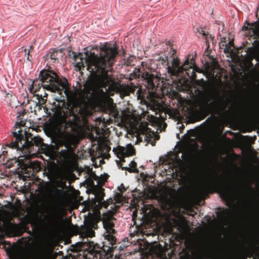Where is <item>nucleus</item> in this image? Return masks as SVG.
<instances>
[{
    "label": "nucleus",
    "instance_id": "nucleus-23",
    "mask_svg": "<svg viewBox=\"0 0 259 259\" xmlns=\"http://www.w3.org/2000/svg\"><path fill=\"white\" fill-rule=\"evenodd\" d=\"M72 152H71L70 149L66 148L65 149L61 150L60 151V154L63 158H66Z\"/></svg>",
    "mask_w": 259,
    "mask_h": 259
},
{
    "label": "nucleus",
    "instance_id": "nucleus-13",
    "mask_svg": "<svg viewBox=\"0 0 259 259\" xmlns=\"http://www.w3.org/2000/svg\"><path fill=\"white\" fill-rule=\"evenodd\" d=\"M64 140V146L66 148L71 150V152H74L76 148V140L74 137L70 135H66L63 137Z\"/></svg>",
    "mask_w": 259,
    "mask_h": 259
},
{
    "label": "nucleus",
    "instance_id": "nucleus-6",
    "mask_svg": "<svg viewBox=\"0 0 259 259\" xmlns=\"http://www.w3.org/2000/svg\"><path fill=\"white\" fill-rule=\"evenodd\" d=\"M214 192L220 193L224 197H229V193L226 188L224 178L215 173L212 180L207 185H201L196 190L197 194L200 197L206 198Z\"/></svg>",
    "mask_w": 259,
    "mask_h": 259
},
{
    "label": "nucleus",
    "instance_id": "nucleus-17",
    "mask_svg": "<svg viewBox=\"0 0 259 259\" xmlns=\"http://www.w3.org/2000/svg\"><path fill=\"white\" fill-rule=\"evenodd\" d=\"M81 236L85 237H93L95 236V231L94 229L87 228L86 227L82 226L81 228Z\"/></svg>",
    "mask_w": 259,
    "mask_h": 259
},
{
    "label": "nucleus",
    "instance_id": "nucleus-11",
    "mask_svg": "<svg viewBox=\"0 0 259 259\" xmlns=\"http://www.w3.org/2000/svg\"><path fill=\"white\" fill-rule=\"evenodd\" d=\"M242 110L245 113L259 116V109L256 107L252 101L245 102L242 106Z\"/></svg>",
    "mask_w": 259,
    "mask_h": 259
},
{
    "label": "nucleus",
    "instance_id": "nucleus-19",
    "mask_svg": "<svg viewBox=\"0 0 259 259\" xmlns=\"http://www.w3.org/2000/svg\"><path fill=\"white\" fill-rule=\"evenodd\" d=\"M129 166L130 167L125 166V167H122V169L127 170L130 172H136L138 171L137 168V163L135 161L132 160L130 162Z\"/></svg>",
    "mask_w": 259,
    "mask_h": 259
},
{
    "label": "nucleus",
    "instance_id": "nucleus-8",
    "mask_svg": "<svg viewBox=\"0 0 259 259\" xmlns=\"http://www.w3.org/2000/svg\"><path fill=\"white\" fill-rule=\"evenodd\" d=\"M66 127V121L62 118L49 119L44 125V131L49 137L64 132Z\"/></svg>",
    "mask_w": 259,
    "mask_h": 259
},
{
    "label": "nucleus",
    "instance_id": "nucleus-5",
    "mask_svg": "<svg viewBox=\"0 0 259 259\" xmlns=\"http://www.w3.org/2000/svg\"><path fill=\"white\" fill-rule=\"evenodd\" d=\"M58 178L59 180L56 182V186L61 189L55 188L52 191V208L49 218V224L54 228H59L62 224L63 216L61 211V205L64 202L66 195V192L62 189L66 186L67 177L64 175H60Z\"/></svg>",
    "mask_w": 259,
    "mask_h": 259
},
{
    "label": "nucleus",
    "instance_id": "nucleus-9",
    "mask_svg": "<svg viewBox=\"0 0 259 259\" xmlns=\"http://www.w3.org/2000/svg\"><path fill=\"white\" fill-rule=\"evenodd\" d=\"M114 220H115V219L110 217L105 218L103 221L104 228L107 233V234L105 235V238L110 242L112 246L115 244L116 241V238L113 235L115 233V230L114 229Z\"/></svg>",
    "mask_w": 259,
    "mask_h": 259
},
{
    "label": "nucleus",
    "instance_id": "nucleus-10",
    "mask_svg": "<svg viewBox=\"0 0 259 259\" xmlns=\"http://www.w3.org/2000/svg\"><path fill=\"white\" fill-rule=\"evenodd\" d=\"M142 77L147 83L146 88L151 91H156L159 83L160 78L156 75L145 71L143 73Z\"/></svg>",
    "mask_w": 259,
    "mask_h": 259
},
{
    "label": "nucleus",
    "instance_id": "nucleus-24",
    "mask_svg": "<svg viewBox=\"0 0 259 259\" xmlns=\"http://www.w3.org/2000/svg\"><path fill=\"white\" fill-rule=\"evenodd\" d=\"M233 45H234V43L233 41H229L228 44L223 45V46H225L224 52L227 53H229L230 52H231V50L230 48L231 47H233Z\"/></svg>",
    "mask_w": 259,
    "mask_h": 259
},
{
    "label": "nucleus",
    "instance_id": "nucleus-26",
    "mask_svg": "<svg viewBox=\"0 0 259 259\" xmlns=\"http://www.w3.org/2000/svg\"><path fill=\"white\" fill-rule=\"evenodd\" d=\"M24 52V55L26 57L27 60L28 61H30V50H27L26 49H24L23 50Z\"/></svg>",
    "mask_w": 259,
    "mask_h": 259
},
{
    "label": "nucleus",
    "instance_id": "nucleus-4",
    "mask_svg": "<svg viewBox=\"0 0 259 259\" xmlns=\"http://www.w3.org/2000/svg\"><path fill=\"white\" fill-rule=\"evenodd\" d=\"M69 87V84L66 78H59L54 71L42 70L39 73L38 78L33 80L29 90L30 93L34 94L42 87L48 91L57 92L61 94L64 90V93L68 96L70 92Z\"/></svg>",
    "mask_w": 259,
    "mask_h": 259
},
{
    "label": "nucleus",
    "instance_id": "nucleus-29",
    "mask_svg": "<svg viewBox=\"0 0 259 259\" xmlns=\"http://www.w3.org/2000/svg\"><path fill=\"white\" fill-rule=\"evenodd\" d=\"M63 144H64V140H63V137H62L58 141V145L60 147H63V146H64Z\"/></svg>",
    "mask_w": 259,
    "mask_h": 259
},
{
    "label": "nucleus",
    "instance_id": "nucleus-37",
    "mask_svg": "<svg viewBox=\"0 0 259 259\" xmlns=\"http://www.w3.org/2000/svg\"><path fill=\"white\" fill-rule=\"evenodd\" d=\"M182 127L183 128H184V125H182Z\"/></svg>",
    "mask_w": 259,
    "mask_h": 259
},
{
    "label": "nucleus",
    "instance_id": "nucleus-14",
    "mask_svg": "<svg viewBox=\"0 0 259 259\" xmlns=\"http://www.w3.org/2000/svg\"><path fill=\"white\" fill-rule=\"evenodd\" d=\"M95 256L97 259H115L111 252L106 251L105 249L101 247L99 250H95Z\"/></svg>",
    "mask_w": 259,
    "mask_h": 259
},
{
    "label": "nucleus",
    "instance_id": "nucleus-16",
    "mask_svg": "<svg viewBox=\"0 0 259 259\" xmlns=\"http://www.w3.org/2000/svg\"><path fill=\"white\" fill-rule=\"evenodd\" d=\"M98 221L94 217H90L85 220L83 226L91 229H96L97 228Z\"/></svg>",
    "mask_w": 259,
    "mask_h": 259
},
{
    "label": "nucleus",
    "instance_id": "nucleus-21",
    "mask_svg": "<svg viewBox=\"0 0 259 259\" xmlns=\"http://www.w3.org/2000/svg\"><path fill=\"white\" fill-rule=\"evenodd\" d=\"M59 52L60 53H62V50H60ZM59 51L55 49H51L49 51V54H50V58L51 60H54L55 62L56 60L58 59V55Z\"/></svg>",
    "mask_w": 259,
    "mask_h": 259
},
{
    "label": "nucleus",
    "instance_id": "nucleus-36",
    "mask_svg": "<svg viewBox=\"0 0 259 259\" xmlns=\"http://www.w3.org/2000/svg\"><path fill=\"white\" fill-rule=\"evenodd\" d=\"M44 109L45 110H47V108H46V107H44Z\"/></svg>",
    "mask_w": 259,
    "mask_h": 259
},
{
    "label": "nucleus",
    "instance_id": "nucleus-12",
    "mask_svg": "<svg viewBox=\"0 0 259 259\" xmlns=\"http://www.w3.org/2000/svg\"><path fill=\"white\" fill-rule=\"evenodd\" d=\"M113 151L114 154L120 159V162L122 163L125 161L124 157L132 155L131 152L129 151L126 148L118 146L117 148H114Z\"/></svg>",
    "mask_w": 259,
    "mask_h": 259
},
{
    "label": "nucleus",
    "instance_id": "nucleus-33",
    "mask_svg": "<svg viewBox=\"0 0 259 259\" xmlns=\"http://www.w3.org/2000/svg\"><path fill=\"white\" fill-rule=\"evenodd\" d=\"M34 49V47H33V46H29V49L28 50H30V52H31L32 51V50H33Z\"/></svg>",
    "mask_w": 259,
    "mask_h": 259
},
{
    "label": "nucleus",
    "instance_id": "nucleus-31",
    "mask_svg": "<svg viewBox=\"0 0 259 259\" xmlns=\"http://www.w3.org/2000/svg\"><path fill=\"white\" fill-rule=\"evenodd\" d=\"M25 113V111L23 110L22 112H20L19 115H17V118H18V120H20L21 118V116H23L24 114Z\"/></svg>",
    "mask_w": 259,
    "mask_h": 259
},
{
    "label": "nucleus",
    "instance_id": "nucleus-32",
    "mask_svg": "<svg viewBox=\"0 0 259 259\" xmlns=\"http://www.w3.org/2000/svg\"><path fill=\"white\" fill-rule=\"evenodd\" d=\"M117 164L118 166L122 169V167H123L122 166L121 163L120 162V161H117Z\"/></svg>",
    "mask_w": 259,
    "mask_h": 259
},
{
    "label": "nucleus",
    "instance_id": "nucleus-35",
    "mask_svg": "<svg viewBox=\"0 0 259 259\" xmlns=\"http://www.w3.org/2000/svg\"><path fill=\"white\" fill-rule=\"evenodd\" d=\"M107 149H108V150H110L111 149V148H110V147H107Z\"/></svg>",
    "mask_w": 259,
    "mask_h": 259
},
{
    "label": "nucleus",
    "instance_id": "nucleus-22",
    "mask_svg": "<svg viewBox=\"0 0 259 259\" xmlns=\"http://www.w3.org/2000/svg\"><path fill=\"white\" fill-rule=\"evenodd\" d=\"M105 193L103 191H100L95 194V202L101 203L104 200Z\"/></svg>",
    "mask_w": 259,
    "mask_h": 259
},
{
    "label": "nucleus",
    "instance_id": "nucleus-25",
    "mask_svg": "<svg viewBox=\"0 0 259 259\" xmlns=\"http://www.w3.org/2000/svg\"><path fill=\"white\" fill-rule=\"evenodd\" d=\"M98 205L100 207H105L107 208L109 205V203L108 202L103 200L101 202V203H99Z\"/></svg>",
    "mask_w": 259,
    "mask_h": 259
},
{
    "label": "nucleus",
    "instance_id": "nucleus-3",
    "mask_svg": "<svg viewBox=\"0 0 259 259\" xmlns=\"http://www.w3.org/2000/svg\"><path fill=\"white\" fill-rule=\"evenodd\" d=\"M24 124L22 121L16 122L11 136V143L9 144L10 148L31 154L32 152L37 153L40 149L48 147V145L44 143L42 139L40 137H31L32 135L29 134L30 137H28L26 132H23L21 128Z\"/></svg>",
    "mask_w": 259,
    "mask_h": 259
},
{
    "label": "nucleus",
    "instance_id": "nucleus-20",
    "mask_svg": "<svg viewBox=\"0 0 259 259\" xmlns=\"http://www.w3.org/2000/svg\"><path fill=\"white\" fill-rule=\"evenodd\" d=\"M134 91L135 90L134 89L126 86L121 89V95H122L123 97L127 96L130 95V93H134Z\"/></svg>",
    "mask_w": 259,
    "mask_h": 259
},
{
    "label": "nucleus",
    "instance_id": "nucleus-7",
    "mask_svg": "<svg viewBox=\"0 0 259 259\" xmlns=\"http://www.w3.org/2000/svg\"><path fill=\"white\" fill-rule=\"evenodd\" d=\"M189 59L188 58L182 65H180V61L178 58H173L171 65H169L167 57L165 59H163V61L167 66V73L170 76L178 77L186 72V74L189 77L195 78L196 75L192 68V65L195 64V61L193 58L190 59V62Z\"/></svg>",
    "mask_w": 259,
    "mask_h": 259
},
{
    "label": "nucleus",
    "instance_id": "nucleus-28",
    "mask_svg": "<svg viewBox=\"0 0 259 259\" xmlns=\"http://www.w3.org/2000/svg\"><path fill=\"white\" fill-rule=\"evenodd\" d=\"M41 105L37 103L34 107V112H36L37 111H39L41 109Z\"/></svg>",
    "mask_w": 259,
    "mask_h": 259
},
{
    "label": "nucleus",
    "instance_id": "nucleus-1",
    "mask_svg": "<svg viewBox=\"0 0 259 259\" xmlns=\"http://www.w3.org/2000/svg\"><path fill=\"white\" fill-rule=\"evenodd\" d=\"M76 62L75 67L78 70H83L85 67L91 72L93 77L102 87H105L109 78L108 72L112 69L115 58L118 54L117 48L111 45L104 46L100 49V56L94 52H85L84 58L81 53L77 54L70 52Z\"/></svg>",
    "mask_w": 259,
    "mask_h": 259
},
{
    "label": "nucleus",
    "instance_id": "nucleus-18",
    "mask_svg": "<svg viewBox=\"0 0 259 259\" xmlns=\"http://www.w3.org/2000/svg\"><path fill=\"white\" fill-rule=\"evenodd\" d=\"M218 215L220 220L226 221L231 215V211L228 208H223Z\"/></svg>",
    "mask_w": 259,
    "mask_h": 259
},
{
    "label": "nucleus",
    "instance_id": "nucleus-2",
    "mask_svg": "<svg viewBox=\"0 0 259 259\" xmlns=\"http://www.w3.org/2000/svg\"><path fill=\"white\" fill-rule=\"evenodd\" d=\"M94 83L91 81H87L81 91L82 99L80 100L73 103L72 105L64 102L63 105H64L66 111L62 109L61 111L63 112L64 116L73 117L76 122L85 121L87 117L92 114V111L87 101L94 98Z\"/></svg>",
    "mask_w": 259,
    "mask_h": 259
},
{
    "label": "nucleus",
    "instance_id": "nucleus-34",
    "mask_svg": "<svg viewBox=\"0 0 259 259\" xmlns=\"http://www.w3.org/2000/svg\"><path fill=\"white\" fill-rule=\"evenodd\" d=\"M201 33H202V35L203 36H206L207 35L206 32L203 30H202V32Z\"/></svg>",
    "mask_w": 259,
    "mask_h": 259
},
{
    "label": "nucleus",
    "instance_id": "nucleus-27",
    "mask_svg": "<svg viewBox=\"0 0 259 259\" xmlns=\"http://www.w3.org/2000/svg\"><path fill=\"white\" fill-rule=\"evenodd\" d=\"M252 26H253L255 27V29H252V31L254 33L256 32V29H259V22L257 21L254 23H252Z\"/></svg>",
    "mask_w": 259,
    "mask_h": 259
},
{
    "label": "nucleus",
    "instance_id": "nucleus-15",
    "mask_svg": "<svg viewBox=\"0 0 259 259\" xmlns=\"http://www.w3.org/2000/svg\"><path fill=\"white\" fill-rule=\"evenodd\" d=\"M209 106L213 107L215 109L222 111H225L227 107V103L223 99H220L217 103L212 102Z\"/></svg>",
    "mask_w": 259,
    "mask_h": 259
},
{
    "label": "nucleus",
    "instance_id": "nucleus-30",
    "mask_svg": "<svg viewBox=\"0 0 259 259\" xmlns=\"http://www.w3.org/2000/svg\"><path fill=\"white\" fill-rule=\"evenodd\" d=\"M7 153V151H3L2 153V154H0V159H3L4 160V158L5 157L6 154Z\"/></svg>",
    "mask_w": 259,
    "mask_h": 259
}]
</instances>
